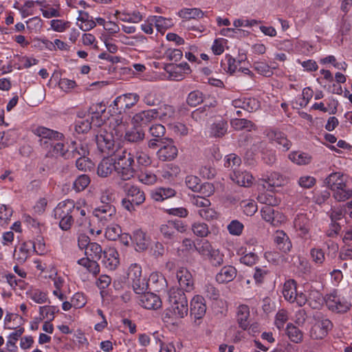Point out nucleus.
I'll return each instance as SVG.
<instances>
[{
  "instance_id": "31",
  "label": "nucleus",
  "mask_w": 352,
  "mask_h": 352,
  "mask_svg": "<svg viewBox=\"0 0 352 352\" xmlns=\"http://www.w3.org/2000/svg\"><path fill=\"white\" fill-rule=\"evenodd\" d=\"M116 169L115 162L109 158L103 159L98 166L97 173L100 177H108Z\"/></svg>"
},
{
  "instance_id": "3",
  "label": "nucleus",
  "mask_w": 352,
  "mask_h": 352,
  "mask_svg": "<svg viewBox=\"0 0 352 352\" xmlns=\"http://www.w3.org/2000/svg\"><path fill=\"white\" fill-rule=\"evenodd\" d=\"M74 203L72 199H66L60 202L54 209V217L59 220V227L63 230H69L74 223Z\"/></svg>"
},
{
  "instance_id": "47",
  "label": "nucleus",
  "mask_w": 352,
  "mask_h": 352,
  "mask_svg": "<svg viewBox=\"0 0 352 352\" xmlns=\"http://www.w3.org/2000/svg\"><path fill=\"white\" fill-rule=\"evenodd\" d=\"M228 131V124L224 120H219L211 126V133L214 137L221 138Z\"/></svg>"
},
{
  "instance_id": "53",
  "label": "nucleus",
  "mask_w": 352,
  "mask_h": 352,
  "mask_svg": "<svg viewBox=\"0 0 352 352\" xmlns=\"http://www.w3.org/2000/svg\"><path fill=\"white\" fill-rule=\"evenodd\" d=\"M284 182L283 177L277 172L271 173L265 179L268 187L280 186L283 185Z\"/></svg>"
},
{
  "instance_id": "58",
  "label": "nucleus",
  "mask_w": 352,
  "mask_h": 352,
  "mask_svg": "<svg viewBox=\"0 0 352 352\" xmlns=\"http://www.w3.org/2000/svg\"><path fill=\"white\" fill-rule=\"evenodd\" d=\"M241 164V157L234 153L227 155L224 158V166L233 169V170H236V168L239 167Z\"/></svg>"
},
{
  "instance_id": "28",
  "label": "nucleus",
  "mask_w": 352,
  "mask_h": 352,
  "mask_svg": "<svg viewBox=\"0 0 352 352\" xmlns=\"http://www.w3.org/2000/svg\"><path fill=\"white\" fill-rule=\"evenodd\" d=\"M294 224L300 236L306 235L310 230L309 218L306 214H298L294 219Z\"/></svg>"
},
{
  "instance_id": "59",
  "label": "nucleus",
  "mask_w": 352,
  "mask_h": 352,
  "mask_svg": "<svg viewBox=\"0 0 352 352\" xmlns=\"http://www.w3.org/2000/svg\"><path fill=\"white\" fill-rule=\"evenodd\" d=\"M94 163L87 156L78 157L76 158V166L79 170L85 172L91 170L94 168Z\"/></svg>"
},
{
  "instance_id": "7",
  "label": "nucleus",
  "mask_w": 352,
  "mask_h": 352,
  "mask_svg": "<svg viewBox=\"0 0 352 352\" xmlns=\"http://www.w3.org/2000/svg\"><path fill=\"white\" fill-rule=\"evenodd\" d=\"M93 214L97 218L102 226H105L108 223L114 221L116 215V208L110 204H103L96 207L93 210Z\"/></svg>"
},
{
  "instance_id": "52",
  "label": "nucleus",
  "mask_w": 352,
  "mask_h": 352,
  "mask_svg": "<svg viewBox=\"0 0 352 352\" xmlns=\"http://www.w3.org/2000/svg\"><path fill=\"white\" fill-rule=\"evenodd\" d=\"M134 292L139 296L145 293L148 289V283L145 277H140L132 281Z\"/></svg>"
},
{
  "instance_id": "50",
  "label": "nucleus",
  "mask_w": 352,
  "mask_h": 352,
  "mask_svg": "<svg viewBox=\"0 0 352 352\" xmlns=\"http://www.w3.org/2000/svg\"><path fill=\"white\" fill-rule=\"evenodd\" d=\"M324 299L322 294L318 291H311L309 293L308 303L312 309H319L323 304Z\"/></svg>"
},
{
  "instance_id": "18",
  "label": "nucleus",
  "mask_w": 352,
  "mask_h": 352,
  "mask_svg": "<svg viewBox=\"0 0 352 352\" xmlns=\"http://www.w3.org/2000/svg\"><path fill=\"white\" fill-rule=\"evenodd\" d=\"M190 314L196 319L202 318L206 311L205 299L200 295L195 296L190 301Z\"/></svg>"
},
{
  "instance_id": "23",
  "label": "nucleus",
  "mask_w": 352,
  "mask_h": 352,
  "mask_svg": "<svg viewBox=\"0 0 352 352\" xmlns=\"http://www.w3.org/2000/svg\"><path fill=\"white\" fill-rule=\"evenodd\" d=\"M274 241L278 249L284 253L289 252L292 248V242L287 234L283 230H277L274 234Z\"/></svg>"
},
{
  "instance_id": "6",
  "label": "nucleus",
  "mask_w": 352,
  "mask_h": 352,
  "mask_svg": "<svg viewBox=\"0 0 352 352\" xmlns=\"http://www.w3.org/2000/svg\"><path fill=\"white\" fill-rule=\"evenodd\" d=\"M325 302L329 309L338 314H344L350 310L351 303L344 297L338 296L336 293L328 295Z\"/></svg>"
},
{
  "instance_id": "19",
  "label": "nucleus",
  "mask_w": 352,
  "mask_h": 352,
  "mask_svg": "<svg viewBox=\"0 0 352 352\" xmlns=\"http://www.w3.org/2000/svg\"><path fill=\"white\" fill-rule=\"evenodd\" d=\"M232 105L237 109H243L248 112L256 111L259 107V102L253 98H240L232 101Z\"/></svg>"
},
{
  "instance_id": "21",
  "label": "nucleus",
  "mask_w": 352,
  "mask_h": 352,
  "mask_svg": "<svg viewBox=\"0 0 352 352\" xmlns=\"http://www.w3.org/2000/svg\"><path fill=\"white\" fill-rule=\"evenodd\" d=\"M265 133L269 140L274 141L278 144L282 146L285 151H288L291 148L292 142L283 132L274 129H267Z\"/></svg>"
},
{
  "instance_id": "11",
  "label": "nucleus",
  "mask_w": 352,
  "mask_h": 352,
  "mask_svg": "<svg viewBox=\"0 0 352 352\" xmlns=\"http://www.w3.org/2000/svg\"><path fill=\"white\" fill-rule=\"evenodd\" d=\"M135 148L133 146H124L123 149L118 153L116 156V167L120 166H133L135 161Z\"/></svg>"
},
{
  "instance_id": "40",
  "label": "nucleus",
  "mask_w": 352,
  "mask_h": 352,
  "mask_svg": "<svg viewBox=\"0 0 352 352\" xmlns=\"http://www.w3.org/2000/svg\"><path fill=\"white\" fill-rule=\"evenodd\" d=\"M257 199L261 204L271 207L278 206L280 201V199L277 198L272 192L261 193L258 195Z\"/></svg>"
},
{
  "instance_id": "30",
  "label": "nucleus",
  "mask_w": 352,
  "mask_h": 352,
  "mask_svg": "<svg viewBox=\"0 0 352 352\" xmlns=\"http://www.w3.org/2000/svg\"><path fill=\"white\" fill-rule=\"evenodd\" d=\"M282 293L287 301L294 303L295 296L297 294L296 282L294 279H289L285 281L283 285Z\"/></svg>"
},
{
  "instance_id": "62",
  "label": "nucleus",
  "mask_w": 352,
  "mask_h": 352,
  "mask_svg": "<svg viewBox=\"0 0 352 352\" xmlns=\"http://www.w3.org/2000/svg\"><path fill=\"white\" fill-rule=\"evenodd\" d=\"M140 182L146 185H153L157 182V176L149 170L141 171L138 174Z\"/></svg>"
},
{
  "instance_id": "44",
  "label": "nucleus",
  "mask_w": 352,
  "mask_h": 352,
  "mask_svg": "<svg viewBox=\"0 0 352 352\" xmlns=\"http://www.w3.org/2000/svg\"><path fill=\"white\" fill-rule=\"evenodd\" d=\"M50 145L53 155L69 160V146L65 147L63 142L51 143Z\"/></svg>"
},
{
  "instance_id": "14",
  "label": "nucleus",
  "mask_w": 352,
  "mask_h": 352,
  "mask_svg": "<svg viewBox=\"0 0 352 352\" xmlns=\"http://www.w3.org/2000/svg\"><path fill=\"white\" fill-rule=\"evenodd\" d=\"M177 278L179 285V288L186 292H190L194 289L195 282L192 275L188 270L181 267L177 272Z\"/></svg>"
},
{
  "instance_id": "36",
  "label": "nucleus",
  "mask_w": 352,
  "mask_h": 352,
  "mask_svg": "<svg viewBox=\"0 0 352 352\" xmlns=\"http://www.w3.org/2000/svg\"><path fill=\"white\" fill-rule=\"evenodd\" d=\"M253 68L258 74L265 77H270L273 75V70L276 67L270 66L265 61L258 60L254 62Z\"/></svg>"
},
{
  "instance_id": "13",
  "label": "nucleus",
  "mask_w": 352,
  "mask_h": 352,
  "mask_svg": "<svg viewBox=\"0 0 352 352\" xmlns=\"http://www.w3.org/2000/svg\"><path fill=\"white\" fill-rule=\"evenodd\" d=\"M262 218L274 226H278L285 221L283 213L269 206H263L261 210Z\"/></svg>"
},
{
  "instance_id": "60",
  "label": "nucleus",
  "mask_w": 352,
  "mask_h": 352,
  "mask_svg": "<svg viewBox=\"0 0 352 352\" xmlns=\"http://www.w3.org/2000/svg\"><path fill=\"white\" fill-rule=\"evenodd\" d=\"M204 100V94L199 90H195L189 93L186 102L191 107H196Z\"/></svg>"
},
{
  "instance_id": "9",
  "label": "nucleus",
  "mask_w": 352,
  "mask_h": 352,
  "mask_svg": "<svg viewBox=\"0 0 352 352\" xmlns=\"http://www.w3.org/2000/svg\"><path fill=\"white\" fill-rule=\"evenodd\" d=\"M140 100V96L136 93H128L118 96L113 102V105L119 110L125 111L135 106Z\"/></svg>"
},
{
  "instance_id": "20",
  "label": "nucleus",
  "mask_w": 352,
  "mask_h": 352,
  "mask_svg": "<svg viewBox=\"0 0 352 352\" xmlns=\"http://www.w3.org/2000/svg\"><path fill=\"white\" fill-rule=\"evenodd\" d=\"M188 312V301L177 304L173 307H168L165 311V318L172 319L183 318L187 316Z\"/></svg>"
},
{
  "instance_id": "61",
  "label": "nucleus",
  "mask_w": 352,
  "mask_h": 352,
  "mask_svg": "<svg viewBox=\"0 0 352 352\" xmlns=\"http://www.w3.org/2000/svg\"><path fill=\"white\" fill-rule=\"evenodd\" d=\"M158 116L163 121L172 120L175 116V108L171 105L165 104L160 109Z\"/></svg>"
},
{
  "instance_id": "43",
  "label": "nucleus",
  "mask_w": 352,
  "mask_h": 352,
  "mask_svg": "<svg viewBox=\"0 0 352 352\" xmlns=\"http://www.w3.org/2000/svg\"><path fill=\"white\" fill-rule=\"evenodd\" d=\"M151 22H155V27L159 32L164 31L173 25V19L161 16H153Z\"/></svg>"
},
{
  "instance_id": "51",
  "label": "nucleus",
  "mask_w": 352,
  "mask_h": 352,
  "mask_svg": "<svg viewBox=\"0 0 352 352\" xmlns=\"http://www.w3.org/2000/svg\"><path fill=\"white\" fill-rule=\"evenodd\" d=\"M142 101L147 106L152 107L158 105L161 102V99L156 91L151 90L145 93Z\"/></svg>"
},
{
  "instance_id": "37",
  "label": "nucleus",
  "mask_w": 352,
  "mask_h": 352,
  "mask_svg": "<svg viewBox=\"0 0 352 352\" xmlns=\"http://www.w3.org/2000/svg\"><path fill=\"white\" fill-rule=\"evenodd\" d=\"M288 157L292 162L299 166L307 165L311 161V157L308 153L300 151L290 153Z\"/></svg>"
},
{
  "instance_id": "45",
  "label": "nucleus",
  "mask_w": 352,
  "mask_h": 352,
  "mask_svg": "<svg viewBox=\"0 0 352 352\" xmlns=\"http://www.w3.org/2000/svg\"><path fill=\"white\" fill-rule=\"evenodd\" d=\"M178 15L185 19H199L204 16L203 12L199 8H183Z\"/></svg>"
},
{
  "instance_id": "1",
  "label": "nucleus",
  "mask_w": 352,
  "mask_h": 352,
  "mask_svg": "<svg viewBox=\"0 0 352 352\" xmlns=\"http://www.w3.org/2000/svg\"><path fill=\"white\" fill-rule=\"evenodd\" d=\"M348 176L341 172L331 173L324 180L327 186L333 192V197L338 201L352 198V189L347 187Z\"/></svg>"
},
{
  "instance_id": "2",
  "label": "nucleus",
  "mask_w": 352,
  "mask_h": 352,
  "mask_svg": "<svg viewBox=\"0 0 352 352\" xmlns=\"http://www.w3.org/2000/svg\"><path fill=\"white\" fill-rule=\"evenodd\" d=\"M159 230L163 241L167 245H173L179 241V234L187 230V225L181 220H170L160 225Z\"/></svg>"
},
{
  "instance_id": "17",
  "label": "nucleus",
  "mask_w": 352,
  "mask_h": 352,
  "mask_svg": "<svg viewBox=\"0 0 352 352\" xmlns=\"http://www.w3.org/2000/svg\"><path fill=\"white\" fill-rule=\"evenodd\" d=\"M159 111L157 109H149L142 111L133 116L132 118V124L135 126H142L146 125L153 119L158 116Z\"/></svg>"
},
{
  "instance_id": "22",
  "label": "nucleus",
  "mask_w": 352,
  "mask_h": 352,
  "mask_svg": "<svg viewBox=\"0 0 352 352\" xmlns=\"http://www.w3.org/2000/svg\"><path fill=\"white\" fill-rule=\"evenodd\" d=\"M102 263L109 270H114L119 264L118 252L113 248L105 250L103 252Z\"/></svg>"
},
{
  "instance_id": "57",
  "label": "nucleus",
  "mask_w": 352,
  "mask_h": 352,
  "mask_svg": "<svg viewBox=\"0 0 352 352\" xmlns=\"http://www.w3.org/2000/svg\"><path fill=\"white\" fill-rule=\"evenodd\" d=\"M58 309L55 306H42L39 307L40 320L50 318L52 321L54 318L55 313L58 312Z\"/></svg>"
},
{
  "instance_id": "55",
  "label": "nucleus",
  "mask_w": 352,
  "mask_h": 352,
  "mask_svg": "<svg viewBox=\"0 0 352 352\" xmlns=\"http://www.w3.org/2000/svg\"><path fill=\"white\" fill-rule=\"evenodd\" d=\"M133 148H135V157L140 166H148L151 164V158L147 153L140 151L139 147L133 146Z\"/></svg>"
},
{
  "instance_id": "49",
  "label": "nucleus",
  "mask_w": 352,
  "mask_h": 352,
  "mask_svg": "<svg viewBox=\"0 0 352 352\" xmlns=\"http://www.w3.org/2000/svg\"><path fill=\"white\" fill-rule=\"evenodd\" d=\"M86 214V210L81 208L80 206L76 205L74 203L73 219L74 221L76 219V223L79 226H82L87 222Z\"/></svg>"
},
{
  "instance_id": "46",
  "label": "nucleus",
  "mask_w": 352,
  "mask_h": 352,
  "mask_svg": "<svg viewBox=\"0 0 352 352\" xmlns=\"http://www.w3.org/2000/svg\"><path fill=\"white\" fill-rule=\"evenodd\" d=\"M207 258L212 266L219 267L223 263L224 254L219 249L213 248Z\"/></svg>"
},
{
  "instance_id": "25",
  "label": "nucleus",
  "mask_w": 352,
  "mask_h": 352,
  "mask_svg": "<svg viewBox=\"0 0 352 352\" xmlns=\"http://www.w3.org/2000/svg\"><path fill=\"white\" fill-rule=\"evenodd\" d=\"M69 160L78 158V157L88 156L89 151L86 144L72 141L69 144Z\"/></svg>"
},
{
  "instance_id": "42",
  "label": "nucleus",
  "mask_w": 352,
  "mask_h": 352,
  "mask_svg": "<svg viewBox=\"0 0 352 352\" xmlns=\"http://www.w3.org/2000/svg\"><path fill=\"white\" fill-rule=\"evenodd\" d=\"M115 170L117 172L120 179L119 181H124L125 182H127V181L132 179L135 173V170L132 166L116 167Z\"/></svg>"
},
{
  "instance_id": "33",
  "label": "nucleus",
  "mask_w": 352,
  "mask_h": 352,
  "mask_svg": "<svg viewBox=\"0 0 352 352\" xmlns=\"http://www.w3.org/2000/svg\"><path fill=\"white\" fill-rule=\"evenodd\" d=\"M77 263L78 265L86 268L94 276H96L100 273V265L96 260L86 256L78 260Z\"/></svg>"
},
{
  "instance_id": "29",
  "label": "nucleus",
  "mask_w": 352,
  "mask_h": 352,
  "mask_svg": "<svg viewBox=\"0 0 352 352\" xmlns=\"http://www.w3.org/2000/svg\"><path fill=\"white\" fill-rule=\"evenodd\" d=\"M168 301L169 302L168 307H173L177 304L187 302L188 300L184 291L180 288L173 287L168 292Z\"/></svg>"
},
{
  "instance_id": "15",
  "label": "nucleus",
  "mask_w": 352,
  "mask_h": 352,
  "mask_svg": "<svg viewBox=\"0 0 352 352\" xmlns=\"http://www.w3.org/2000/svg\"><path fill=\"white\" fill-rule=\"evenodd\" d=\"M139 304L146 309H157L162 307L160 298L151 292H145L138 296Z\"/></svg>"
},
{
  "instance_id": "8",
  "label": "nucleus",
  "mask_w": 352,
  "mask_h": 352,
  "mask_svg": "<svg viewBox=\"0 0 352 352\" xmlns=\"http://www.w3.org/2000/svg\"><path fill=\"white\" fill-rule=\"evenodd\" d=\"M98 148L102 153L111 154L113 152L114 140L113 134L105 130H100L96 136Z\"/></svg>"
},
{
  "instance_id": "38",
  "label": "nucleus",
  "mask_w": 352,
  "mask_h": 352,
  "mask_svg": "<svg viewBox=\"0 0 352 352\" xmlns=\"http://www.w3.org/2000/svg\"><path fill=\"white\" fill-rule=\"evenodd\" d=\"M132 242L135 244L137 251H143L147 248L145 233L141 230H137L133 232Z\"/></svg>"
},
{
  "instance_id": "35",
  "label": "nucleus",
  "mask_w": 352,
  "mask_h": 352,
  "mask_svg": "<svg viewBox=\"0 0 352 352\" xmlns=\"http://www.w3.org/2000/svg\"><path fill=\"white\" fill-rule=\"evenodd\" d=\"M231 126L236 130L246 129L248 131L256 129V125L250 120L243 118H234L230 121Z\"/></svg>"
},
{
  "instance_id": "54",
  "label": "nucleus",
  "mask_w": 352,
  "mask_h": 352,
  "mask_svg": "<svg viewBox=\"0 0 352 352\" xmlns=\"http://www.w3.org/2000/svg\"><path fill=\"white\" fill-rule=\"evenodd\" d=\"M90 182V177L87 175H80L74 182L73 188L76 192L82 191L88 186Z\"/></svg>"
},
{
  "instance_id": "12",
  "label": "nucleus",
  "mask_w": 352,
  "mask_h": 352,
  "mask_svg": "<svg viewBox=\"0 0 352 352\" xmlns=\"http://www.w3.org/2000/svg\"><path fill=\"white\" fill-rule=\"evenodd\" d=\"M32 132L36 136L41 138L40 142L41 144H45L47 143V140H45L43 142V140H49L50 141H59L63 140L65 138V136L63 133L54 131L52 129H48L45 126H38L32 130Z\"/></svg>"
},
{
  "instance_id": "26",
  "label": "nucleus",
  "mask_w": 352,
  "mask_h": 352,
  "mask_svg": "<svg viewBox=\"0 0 352 352\" xmlns=\"http://www.w3.org/2000/svg\"><path fill=\"white\" fill-rule=\"evenodd\" d=\"M236 321L243 330H247L250 326V308L246 305H241L237 308Z\"/></svg>"
},
{
  "instance_id": "63",
  "label": "nucleus",
  "mask_w": 352,
  "mask_h": 352,
  "mask_svg": "<svg viewBox=\"0 0 352 352\" xmlns=\"http://www.w3.org/2000/svg\"><path fill=\"white\" fill-rule=\"evenodd\" d=\"M111 126L113 127V130L115 131V134L119 137L122 136L123 132L126 129V122L122 120V118L119 116L116 118H113V120L111 122Z\"/></svg>"
},
{
  "instance_id": "4",
  "label": "nucleus",
  "mask_w": 352,
  "mask_h": 352,
  "mask_svg": "<svg viewBox=\"0 0 352 352\" xmlns=\"http://www.w3.org/2000/svg\"><path fill=\"white\" fill-rule=\"evenodd\" d=\"M315 323L309 331V336L313 340H322L324 338L333 328L332 322L322 316L318 315L315 317Z\"/></svg>"
},
{
  "instance_id": "41",
  "label": "nucleus",
  "mask_w": 352,
  "mask_h": 352,
  "mask_svg": "<svg viewBox=\"0 0 352 352\" xmlns=\"http://www.w3.org/2000/svg\"><path fill=\"white\" fill-rule=\"evenodd\" d=\"M286 333L289 340L294 343H300L302 340L303 333L296 326L292 323L287 325Z\"/></svg>"
},
{
  "instance_id": "56",
  "label": "nucleus",
  "mask_w": 352,
  "mask_h": 352,
  "mask_svg": "<svg viewBox=\"0 0 352 352\" xmlns=\"http://www.w3.org/2000/svg\"><path fill=\"white\" fill-rule=\"evenodd\" d=\"M23 332H24V329L20 328L19 329H18L16 331L12 332L10 334V336L8 337V340L6 344V345L8 346V350L9 351L13 352L17 349V346H16V342L22 336Z\"/></svg>"
},
{
  "instance_id": "24",
  "label": "nucleus",
  "mask_w": 352,
  "mask_h": 352,
  "mask_svg": "<svg viewBox=\"0 0 352 352\" xmlns=\"http://www.w3.org/2000/svg\"><path fill=\"white\" fill-rule=\"evenodd\" d=\"M236 270L232 265L223 267L216 275L215 279L220 284H225L233 280L236 276Z\"/></svg>"
},
{
  "instance_id": "39",
  "label": "nucleus",
  "mask_w": 352,
  "mask_h": 352,
  "mask_svg": "<svg viewBox=\"0 0 352 352\" xmlns=\"http://www.w3.org/2000/svg\"><path fill=\"white\" fill-rule=\"evenodd\" d=\"M103 252L104 250H102L101 246L98 243L92 242L85 250V254L89 258L98 261L102 258Z\"/></svg>"
},
{
  "instance_id": "34",
  "label": "nucleus",
  "mask_w": 352,
  "mask_h": 352,
  "mask_svg": "<svg viewBox=\"0 0 352 352\" xmlns=\"http://www.w3.org/2000/svg\"><path fill=\"white\" fill-rule=\"evenodd\" d=\"M33 246L32 241L24 242L21 245L19 248V251L14 250V256L20 263L25 262L27 258L30 256L32 248Z\"/></svg>"
},
{
  "instance_id": "64",
  "label": "nucleus",
  "mask_w": 352,
  "mask_h": 352,
  "mask_svg": "<svg viewBox=\"0 0 352 352\" xmlns=\"http://www.w3.org/2000/svg\"><path fill=\"white\" fill-rule=\"evenodd\" d=\"M71 23L61 19H53L50 21L51 28L57 32H64L69 28Z\"/></svg>"
},
{
  "instance_id": "32",
  "label": "nucleus",
  "mask_w": 352,
  "mask_h": 352,
  "mask_svg": "<svg viewBox=\"0 0 352 352\" xmlns=\"http://www.w3.org/2000/svg\"><path fill=\"white\" fill-rule=\"evenodd\" d=\"M175 190L170 188H157L151 192V197L156 201H162L164 199L174 197Z\"/></svg>"
},
{
  "instance_id": "16",
  "label": "nucleus",
  "mask_w": 352,
  "mask_h": 352,
  "mask_svg": "<svg viewBox=\"0 0 352 352\" xmlns=\"http://www.w3.org/2000/svg\"><path fill=\"white\" fill-rule=\"evenodd\" d=\"M145 138V133L142 129L133 127L125 132L124 135V146L128 144H133V146L139 147L140 143L142 142Z\"/></svg>"
},
{
  "instance_id": "48",
  "label": "nucleus",
  "mask_w": 352,
  "mask_h": 352,
  "mask_svg": "<svg viewBox=\"0 0 352 352\" xmlns=\"http://www.w3.org/2000/svg\"><path fill=\"white\" fill-rule=\"evenodd\" d=\"M191 230L195 235L199 237H206L210 233L208 226L203 222H195L191 226Z\"/></svg>"
},
{
  "instance_id": "27",
  "label": "nucleus",
  "mask_w": 352,
  "mask_h": 352,
  "mask_svg": "<svg viewBox=\"0 0 352 352\" xmlns=\"http://www.w3.org/2000/svg\"><path fill=\"white\" fill-rule=\"evenodd\" d=\"M230 179L240 186L248 187L252 184L253 177L247 171L234 170Z\"/></svg>"
},
{
  "instance_id": "5",
  "label": "nucleus",
  "mask_w": 352,
  "mask_h": 352,
  "mask_svg": "<svg viewBox=\"0 0 352 352\" xmlns=\"http://www.w3.org/2000/svg\"><path fill=\"white\" fill-rule=\"evenodd\" d=\"M117 185L135 205L140 206L144 202L145 193L139 186L124 181H118Z\"/></svg>"
},
{
  "instance_id": "10",
  "label": "nucleus",
  "mask_w": 352,
  "mask_h": 352,
  "mask_svg": "<svg viewBox=\"0 0 352 352\" xmlns=\"http://www.w3.org/2000/svg\"><path fill=\"white\" fill-rule=\"evenodd\" d=\"M162 146L157 153V157L162 161H170L177 155V148L171 139L161 140Z\"/></svg>"
}]
</instances>
